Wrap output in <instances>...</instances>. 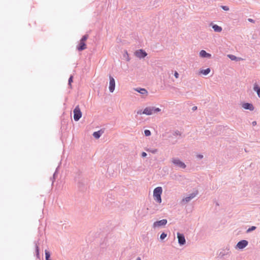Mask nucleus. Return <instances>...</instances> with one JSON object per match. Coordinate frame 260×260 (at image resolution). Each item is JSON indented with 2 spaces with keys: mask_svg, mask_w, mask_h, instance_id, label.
Segmentation results:
<instances>
[{
  "mask_svg": "<svg viewBox=\"0 0 260 260\" xmlns=\"http://www.w3.org/2000/svg\"><path fill=\"white\" fill-rule=\"evenodd\" d=\"M70 118L71 119H72V114H70Z\"/></svg>",
  "mask_w": 260,
  "mask_h": 260,
  "instance_id": "obj_43",
  "label": "nucleus"
},
{
  "mask_svg": "<svg viewBox=\"0 0 260 260\" xmlns=\"http://www.w3.org/2000/svg\"><path fill=\"white\" fill-rule=\"evenodd\" d=\"M197 109V106H193L191 108V110H192V112L195 111Z\"/></svg>",
  "mask_w": 260,
  "mask_h": 260,
  "instance_id": "obj_38",
  "label": "nucleus"
},
{
  "mask_svg": "<svg viewBox=\"0 0 260 260\" xmlns=\"http://www.w3.org/2000/svg\"><path fill=\"white\" fill-rule=\"evenodd\" d=\"M228 57L229 58H230L232 60H236L237 59V57L234 55L230 54L228 55Z\"/></svg>",
  "mask_w": 260,
  "mask_h": 260,
  "instance_id": "obj_32",
  "label": "nucleus"
},
{
  "mask_svg": "<svg viewBox=\"0 0 260 260\" xmlns=\"http://www.w3.org/2000/svg\"><path fill=\"white\" fill-rule=\"evenodd\" d=\"M82 115H74V119L76 121H78L81 118Z\"/></svg>",
  "mask_w": 260,
  "mask_h": 260,
  "instance_id": "obj_25",
  "label": "nucleus"
},
{
  "mask_svg": "<svg viewBox=\"0 0 260 260\" xmlns=\"http://www.w3.org/2000/svg\"><path fill=\"white\" fill-rule=\"evenodd\" d=\"M167 234L166 233L162 232L160 236V240H164L167 237Z\"/></svg>",
  "mask_w": 260,
  "mask_h": 260,
  "instance_id": "obj_27",
  "label": "nucleus"
},
{
  "mask_svg": "<svg viewBox=\"0 0 260 260\" xmlns=\"http://www.w3.org/2000/svg\"><path fill=\"white\" fill-rule=\"evenodd\" d=\"M88 38V35H84V36H82V37L81 38V39H80V41H82V42H85L87 40Z\"/></svg>",
  "mask_w": 260,
  "mask_h": 260,
  "instance_id": "obj_26",
  "label": "nucleus"
},
{
  "mask_svg": "<svg viewBox=\"0 0 260 260\" xmlns=\"http://www.w3.org/2000/svg\"><path fill=\"white\" fill-rule=\"evenodd\" d=\"M167 220L166 219L156 221L153 224V228L155 229L156 228L165 226L167 224Z\"/></svg>",
  "mask_w": 260,
  "mask_h": 260,
  "instance_id": "obj_6",
  "label": "nucleus"
},
{
  "mask_svg": "<svg viewBox=\"0 0 260 260\" xmlns=\"http://www.w3.org/2000/svg\"><path fill=\"white\" fill-rule=\"evenodd\" d=\"M210 71H211L210 68H207L206 69L201 70L200 71V73L202 74V75H204L205 76H206V75H207L208 74H209Z\"/></svg>",
  "mask_w": 260,
  "mask_h": 260,
  "instance_id": "obj_20",
  "label": "nucleus"
},
{
  "mask_svg": "<svg viewBox=\"0 0 260 260\" xmlns=\"http://www.w3.org/2000/svg\"><path fill=\"white\" fill-rule=\"evenodd\" d=\"M115 81L114 78L110 75L109 76V89L110 92H113L115 90Z\"/></svg>",
  "mask_w": 260,
  "mask_h": 260,
  "instance_id": "obj_7",
  "label": "nucleus"
},
{
  "mask_svg": "<svg viewBox=\"0 0 260 260\" xmlns=\"http://www.w3.org/2000/svg\"><path fill=\"white\" fill-rule=\"evenodd\" d=\"M221 8L224 11H227L229 10V8L227 6H221Z\"/></svg>",
  "mask_w": 260,
  "mask_h": 260,
  "instance_id": "obj_35",
  "label": "nucleus"
},
{
  "mask_svg": "<svg viewBox=\"0 0 260 260\" xmlns=\"http://www.w3.org/2000/svg\"><path fill=\"white\" fill-rule=\"evenodd\" d=\"M248 244L247 240H242L238 242L237 244V247L240 249H242L246 247Z\"/></svg>",
  "mask_w": 260,
  "mask_h": 260,
  "instance_id": "obj_9",
  "label": "nucleus"
},
{
  "mask_svg": "<svg viewBox=\"0 0 260 260\" xmlns=\"http://www.w3.org/2000/svg\"><path fill=\"white\" fill-rule=\"evenodd\" d=\"M161 111V109L154 106H149L146 107L143 110L140 109L137 112V114H153L157 113Z\"/></svg>",
  "mask_w": 260,
  "mask_h": 260,
  "instance_id": "obj_2",
  "label": "nucleus"
},
{
  "mask_svg": "<svg viewBox=\"0 0 260 260\" xmlns=\"http://www.w3.org/2000/svg\"><path fill=\"white\" fill-rule=\"evenodd\" d=\"M177 238L178 239V243L182 246L185 244V239L184 235L180 233H177Z\"/></svg>",
  "mask_w": 260,
  "mask_h": 260,
  "instance_id": "obj_8",
  "label": "nucleus"
},
{
  "mask_svg": "<svg viewBox=\"0 0 260 260\" xmlns=\"http://www.w3.org/2000/svg\"><path fill=\"white\" fill-rule=\"evenodd\" d=\"M38 241H35L34 244H35V251L36 255L37 258H40V249L38 245Z\"/></svg>",
  "mask_w": 260,
  "mask_h": 260,
  "instance_id": "obj_19",
  "label": "nucleus"
},
{
  "mask_svg": "<svg viewBox=\"0 0 260 260\" xmlns=\"http://www.w3.org/2000/svg\"><path fill=\"white\" fill-rule=\"evenodd\" d=\"M136 260H141V259L140 257H138Z\"/></svg>",
  "mask_w": 260,
  "mask_h": 260,
  "instance_id": "obj_42",
  "label": "nucleus"
},
{
  "mask_svg": "<svg viewBox=\"0 0 260 260\" xmlns=\"http://www.w3.org/2000/svg\"><path fill=\"white\" fill-rule=\"evenodd\" d=\"M104 133V130L101 129L100 130L93 132L92 135L93 137L96 139H99L102 135Z\"/></svg>",
  "mask_w": 260,
  "mask_h": 260,
  "instance_id": "obj_14",
  "label": "nucleus"
},
{
  "mask_svg": "<svg viewBox=\"0 0 260 260\" xmlns=\"http://www.w3.org/2000/svg\"><path fill=\"white\" fill-rule=\"evenodd\" d=\"M181 133L180 132H179V131L177 130L176 131H175L173 133V135L174 136H181Z\"/></svg>",
  "mask_w": 260,
  "mask_h": 260,
  "instance_id": "obj_33",
  "label": "nucleus"
},
{
  "mask_svg": "<svg viewBox=\"0 0 260 260\" xmlns=\"http://www.w3.org/2000/svg\"><path fill=\"white\" fill-rule=\"evenodd\" d=\"M253 89L256 93L258 97L260 98V86L257 83L253 84Z\"/></svg>",
  "mask_w": 260,
  "mask_h": 260,
  "instance_id": "obj_17",
  "label": "nucleus"
},
{
  "mask_svg": "<svg viewBox=\"0 0 260 260\" xmlns=\"http://www.w3.org/2000/svg\"><path fill=\"white\" fill-rule=\"evenodd\" d=\"M147 151L151 152L153 154H155L157 152V149H147Z\"/></svg>",
  "mask_w": 260,
  "mask_h": 260,
  "instance_id": "obj_34",
  "label": "nucleus"
},
{
  "mask_svg": "<svg viewBox=\"0 0 260 260\" xmlns=\"http://www.w3.org/2000/svg\"><path fill=\"white\" fill-rule=\"evenodd\" d=\"M162 189L161 187H157L153 190V198L154 200L158 203H161Z\"/></svg>",
  "mask_w": 260,
  "mask_h": 260,
  "instance_id": "obj_3",
  "label": "nucleus"
},
{
  "mask_svg": "<svg viewBox=\"0 0 260 260\" xmlns=\"http://www.w3.org/2000/svg\"><path fill=\"white\" fill-rule=\"evenodd\" d=\"M46 260H52L50 258H47V259H45Z\"/></svg>",
  "mask_w": 260,
  "mask_h": 260,
  "instance_id": "obj_44",
  "label": "nucleus"
},
{
  "mask_svg": "<svg viewBox=\"0 0 260 260\" xmlns=\"http://www.w3.org/2000/svg\"><path fill=\"white\" fill-rule=\"evenodd\" d=\"M252 124L253 126H255L256 125V122L255 121H254L252 122Z\"/></svg>",
  "mask_w": 260,
  "mask_h": 260,
  "instance_id": "obj_41",
  "label": "nucleus"
},
{
  "mask_svg": "<svg viewBox=\"0 0 260 260\" xmlns=\"http://www.w3.org/2000/svg\"><path fill=\"white\" fill-rule=\"evenodd\" d=\"M242 107L246 110L253 111L254 110V106L252 103L244 102L242 104Z\"/></svg>",
  "mask_w": 260,
  "mask_h": 260,
  "instance_id": "obj_10",
  "label": "nucleus"
},
{
  "mask_svg": "<svg viewBox=\"0 0 260 260\" xmlns=\"http://www.w3.org/2000/svg\"><path fill=\"white\" fill-rule=\"evenodd\" d=\"M256 226H252L250 228L248 229V230H247L246 232L247 233H250V232L255 230L256 229Z\"/></svg>",
  "mask_w": 260,
  "mask_h": 260,
  "instance_id": "obj_30",
  "label": "nucleus"
},
{
  "mask_svg": "<svg viewBox=\"0 0 260 260\" xmlns=\"http://www.w3.org/2000/svg\"><path fill=\"white\" fill-rule=\"evenodd\" d=\"M123 59L126 60L127 61H129L131 59L128 52L126 50H124V53L123 54Z\"/></svg>",
  "mask_w": 260,
  "mask_h": 260,
  "instance_id": "obj_21",
  "label": "nucleus"
},
{
  "mask_svg": "<svg viewBox=\"0 0 260 260\" xmlns=\"http://www.w3.org/2000/svg\"><path fill=\"white\" fill-rule=\"evenodd\" d=\"M75 181L79 191H85L87 188V179L82 176H78L75 178Z\"/></svg>",
  "mask_w": 260,
  "mask_h": 260,
  "instance_id": "obj_1",
  "label": "nucleus"
},
{
  "mask_svg": "<svg viewBox=\"0 0 260 260\" xmlns=\"http://www.w3.org/2000/svg\"><path fill=\"white\" fill-rule=\"evenodd\" d=\"M59 168V167H58L56 169V170L55 171V172L54 173L53 175V177L52 178H51V180H52V183H53L54 181L55 180V178L57 175V171H58V168Z\"/></svg>",
  "mask_w": 260,
  "mask_h": 260,
  "instance_id": "obj_23",
  "label": "nucleus"
},
{
  "mask_svg": "<svg viewBox=\"0 0 260 260\" xmlns=\"http://www.w3.org/2000/svg\"><path fill=\"white\" fill-rule=\"evenodd\" d=\"M197 157L199 159H202L203 157V155L202 154H198L197 155Z\"/></svg>",
  "mask_w": 260,
  "mask_h": 260,
  "instance_id": "obj_39",
  "label": "nucleus"
},
{
  "mask_svg": "<svg viewBox=\"0 0 260 260\" xmlns=\"http://www.w3.org/2000/svg\"><path fill=\"white\" fill-rule=\"evenodd\" d=\"M134 54L139 59L144 58L147 55V52L143 49L137 50Z\"/></svg>",
  "mask_w": 260,
  "mask_h": 260,
  "instance_id": "obj_5",
  "label": "nucleus"
},
{
  "mask_svg": "<svg viewBox=\"0 0 260 260\" xmlns=\"http://www.w3.org/2000/svg\"><path fill=\"white\" fill-rule=\"evenodd\" d=\"M248 21L249 22H252V23L254 22V21H255L253 19H252L251 18H248Z\"/></svg>",
  "mask_w": 260,
  "mask_h": 260,
  "instance_id": "obj_40",
  "label": "nucleus"
},
{
  "mask_svg": "<svg viewBox=\"0 0 260 260\" xmlns=\"http://www.w3.org/2000/svg\"><path fill=\"white\" fill-rule=\"evenodd\" d=\"M136 91L140 93L141 94H147L148 93L147 90L144 88L138 87L135 89Z\"/></svg>",
  "mask_w": 260,
  "mask_h": 260,
  "instance_id": "obj_18",
  "label": "nucleus"
},
{
  "mask_svg": "<svg viewBox=\"0 0 260 260\" xmlns=\"http://www.w3.org/2000/svg\"><path fill=\"white\" fill-rule=\"evenodd\" d=\"M230 249H228L226 250L223 249L222 251L220 252L218 255V257L220 258H224L225 256L229 255Z\"/></svg>",
  "mask_w": 260,
  "mask_h": 260,
  "instance_id": "obj_15",
  "label": "nucleus"
},
{
  "mask_svg": "<svg viewBox=\"0 0 260 260\" xmlns=\"http://www.w3.org/2000/svg\"><path fill=\"white\" fill-rule=\"evenodd\" d=\"M199 55L201 57L204 58H211L212 55L210 53L207 52L204 50H202L200 53Z\"/></svg>",
  "mask_w": 260,
  "mask_h": 260,
  "instance_id": "obj_11",
  "label": "nucleus"
},
{
  "mask_svg": "<svg viewBox=\"0 0 260 260\" xmlns=\"http://www.w3.org/2000/svg\"><path fill=\"white\" fill-rule=\"evenodd\" d=\"M147 155V154L146 152H143L142 153L141 156L142 157H145Z\"/></svg>",
  "mask_w": 260,
  "mask_h": 260,
  "instance_id": "obj_37",
  "label": "nucleus"
},
{
  "mask_svg": "<svg viewBox=\"0 0 260 260\" xmlns=\"http://www.w3.org/2000/svg\"><path fill=\"white\" fill-rule=\"evenodd\" d=\"M45 259L50 258V253L49 251H48L47 250H45Z\"/></svg>",
  "mask_w": 260,
  "mask_h": 260,
  "instance_id": "obj_28",
  "label": "nucleus"
},
{
  "mask_svg": "<svg viewBox=\"0 0 260 260\" xmlns=\"http://www.w3.org/2000/svg\"><path fill=\"white\" fill-rule=\"evenodd\" d=\"M72 114V111H71L70 114Z\"/></svg>",
  "mask_w": 260,
  "mask_h": 260,
  "instance_id": "obj_45",
  "label": "nucleus"
},
{
  "mask_svg": "<svg viewBox=\"0 0 260 260\" xmlns=\"http://www.w3.org/2000/svg\"><path fill=\"white\" fill-rule=\"evenodd\" d=\"M197 193L192 192L190 194L188 197H185V198L182 199L183 202H185L186 203L189 202L192 199L194 198L197 195Z\"/></svg>",
  "mask_w": 260,
  "mask_h": 260,
  "instance_id": "obj_13",
  "label": "nucleus"
},
{
  "mask_svg": "<svg viewBox=\"0 0 260 260\" xmlns=\"http://www.w3.org/2000/svg\"><path fill=\"white\" fill-rule=\"evenodd\" d=\"M73 114H82L79 106H77L73 110Z\"/></svg>",
  "mask_w": 260,
  "mask_h": 260,
  "instance_id": "obj_22",
  "label": "nucleus"
},
{
  "mask_svg": "<svg viewBox=\"0 0 260 260\" xmlns=\"http://www.w3.org/2000/svg\"><path fill=\"white\" fill-rule=\"evenodd\" d=\"M59 168V167H58L56 169V170L55 171V172L54 173L53 175V177L52 178H51V180H52V183H53L54 181L55 180V178L57 175V171H58V168Z\"/></svg>",
  "mask_w": 260,
  "mask_h": 260,
  "instance_id": "obj_24",
  "label": "nucleus"
},
{
  "mask_svg": "<svg viewBox=\"0 0 260 260\" xmlns=\"http://www.w3.org/2000/svg\"><path fill=\"white\" fill-rule=\"evenodd\" d=\"M179 73L175 71V73H174V76L176 78H178L179 77Z\"/></svg>",
  "mask_w": 260,
  "mask_h": 260,
  "instance_id": "obj_36",
  "label": "nucleus"
},
{
  "mask_svg": "<svg viewBox=\"0 0 260 260\" xmlns=\"http://www.w3.org/2000/svg\"><path fill=\"white\" fill-rule=\"evenodd\" d=\"M73 82V76L71 75L68 80V85L71 86V84Z\"/></svg>",
  "mask_w": 260,
  "mask_h": 260,
  "instance_id": "obj_29",
  "label": "nucleus"
},
{
  "mask_svg": "<svg viewBox=\"0 0 260 260\" xmlns=\"http://www.w3.org/2000/svg\"><path fill=\"white\" fill-rule=\"evenodd\" d=\"M86 44L85 42L79 41V44L77 46V50L79 51H82L86 48Z\"/></svg>",
  "mask_w": 260,
  "mask_h": 260,
  "instance_id": "obj_12",
  "label": "nucleus"
},
{
  "mask_svg": "<svg viewBox=\"0 0 260 260\" xmlns=\"http://www.w3.org/2000/svg\"><path fill=\"white\" fill-rule=\"evenodd\" d=\"M144 135L147 137L150 136L151 135L150 131H149V129H145L144 131Z\"/></svg>",
  "mask_w": 260,
  "mask_h": 260,
  "instance_id": "obj_31",
  "label": "nucleus"
},
{
  "mask_svg": "<svg viewBox=\"0 0 260 260\" xmlns=\"http://www.w3.org/2000/svg\"><path fill=\"white\" fill-rule=\"evenodd\" d=\"M211 26L213 29L214 31L216 32H220L222 31V28L220 26L216 24L211 23Z\"/></svg>",
  "mask_w": 260,
  "mask_h": 260,
  "instance_id": "obj_16",
  "label": "nucleus"
},
{
  "mask_svg": "<svg viewBox=\"0 0 260 260\" xmlns=\"http://www.w3.org/2000/svg\"><path fill=\"white\" fill-rule=\"evenodd\" d=\"M172 163L177 167L181 169H185L186 167V165L178 158H173L172 160Z\"/></svg>",
  "mask_w": 260,
  "mask_h": 260,
  "instance_id": "obj_4",
  "label": "nucleus"
}]
</instances>
